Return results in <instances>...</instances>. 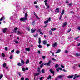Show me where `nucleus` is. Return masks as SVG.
<instances>
[{"instance_id": "obj_1", "label": "nucleus", "mask_w": 80, "mask_h": 80, "mask_svg": "<svg viewBox=\"0 0 80 80\" xmlns=\"http://www.w3.org/2000/svg\"><path fill=\"white\" fill-rule=\"evenodd\" d=\"M25 18H21L20 19V20L21 21H25V20H27V17H28L27 13L26 12L25 14Z\"/></svg>"}, {"instance_id": "obj_2", "label": "nucleus", "mask_w": 80, "mask_h": 80, "mask_svg": "<svg viewBox=\"0 0 80 80\" xmlns=\"http://www.w3.org/2000/svg\"><path fill=\"white\" fill-rule=\"evenodd\" d=\"M41 41H41V38H39V39H38L39 45L38 46V47L40 48H42V45H40Z\"/></svg>"}, {"instance_id": "obj_3", "label": "nucleus", "mask_w": 80, "mask_h": 80, "mask_svg": "<svg viewBox=\"0 0 80 80\" xmlns=\"http://www.w3.org/2000/svg\"><path fill=\"white\" fill-rule=\"evenodd\" d=\"M60 8H56V10L55 11V13H59L60 12Z\"/></svg>"}, {"instance_id": "obj_4", "label": "nucleus", "mask_w": 80, "mask_h": 80, "mask_svg": "<svg viewBox=\"0 0 80 80\" xmlns=\"http://www.w3.org/2000/svg\"><path fill=\"white\" fill-rule=\"evenodd\" d=\"M74 75L75 77L73 78V79H75L76 78H77H77H78V77H80V75L77 76V74H74Z\"/></svg>"}, {"instance_id": "obj_5", "label": "nucleus", "mask_w": 80, "mask_h": 80, "mask_svg": "<svg viewBox=\"0 0 80 80\" xmlns=\"http://www.w3.org/2000/svg\"><path fill=\"white\" fill-rule=\"evenodd\" d=\"M35 31H36V29H34V30L33 29H32L31 30V32L32 33H33L35 32Z\"/></svg>"}, {"instance_id": "obj_6", "label": "nucleus", "mask_w": 80, "mask_h": 80, "mask_svg": "<svg viewBox=\"0 0 80 80\" xmlns=\"http://www.w3.org/2000/svg\"><path fill=\"white\" fill-rule=\"evenodd\" d=\"M46 63L47 66H49V67H50V63H51V61L49 60L48 62H47Z\"/></svg>"}, {"instance_id": "obj_7", "label": "nucleus", "mask_w": 80, "mask_h": 80, "mask_svg": "<svg viewBox=\"0 0 80 80\" xmlns=\"http://www.w3.org/2000/svg\"><path fill=\"white\" fill-rule=\"evenodd\" d=\"M50 72H51V73H52L53 75H55V72L54 71L52 70V69H50Z\"/></svg>"}, {"instance_id": "obj_8", "label": "nucleus", "mask_w": 80, "mask_h": 80, "mask_svg": "<svg viewBox=\"0 0 80 80\" xmlns=\"http://www.w3.org/2000/svg\"><path fill=\"white\" fill-rule=\"evenodd\" d=\"M21 64L22 65V66H23L24 64H25V61H23V60L22 59H21Z\"/></svg>"}, {"instance_id": "obj_9", "label": "nucleus", "mask_w": 80, "mask_h": 80, "mask_svg": "<svg viewBox=\"0 0 80 80\" xmlns=\"http://www.w3.org/2000/svg\"><path fill=\"white\" fill-rule=\"evenodd\" d=\"M7 30V28H4L2 31V32L4 33H5Z\"/></svg>"}, {"instance_id": "obj_10", "label": "nucleus", "mask_w": 80, "mask_h": 80, "mask_svg": "<svg viewBox=\"0 0 80 80\" xmlns=\"http://www.w3.org/2000/svg\"><path fill=\"white\" fill-rule=\"evenodd\" d=\"M52 47H57V43L55 42L54 44H52Z\"/></svg>"}, {"instance_id": "obj_11", "label": "nucleus", "mask_w": 80, "mask_h": 80, "mask_svg": "<svg viewBox=\"0 0 80 80\" xmlns=\"http://www.w3.org/2000/svg\"><path fill=\"white\" fill-rule=\"evenodd\" d=\"M43 43L44 45H47V41L45 40L43 41Z\"/></svg>"}, {"instance_id": "obj_12", "label": "nucleus", "mask_w": 80, "mask_h": 80, "mask_svg": "<svg viewBox=\"0 0 80 80\" xmlns=\"http://www.w3.org/2000/svg\"><path fill=\"white\" fill-rule=\"evenodd\" d=\"M38 73H41V71H40V67H38Z\"/></svg>"}, {"instance_id": "obj_13", "label": "nucleus", "mask_w": 80, "mask_h": 80, "mask_svg": "<svg viewBox=\"0 0 80 80\" xmlns=\"http://www.w3.org/2000/svg\"><path fill=\"white\" fill-rule=\"evenodd\" d=\"M63 25L62 26V27H65V26H67V22H65L63 23Z\"/></svg>"}, {"instance_id": "obj_14", "label": "nucleus", "mask_w": 80, "mask_h": 80, "mask_svg": "<svg viewBox=\"0 0 80 80\" xmlns=\"http://www.w3.org/2000/svg\"><path fill=\"white\" fill-rule=\"evenodd\" d=\"M5 17H2V18H1L0 19V21H2V20H5Z\"/></svg>"}, {"instance_id": "obj_15", "label": "nucleus", "mask_w": 80, "mask_h": 80, "mask_svg": "<svg viewBox=\"0 0 80 80\" xmlns=\"http://www.w3.org/2000/svg\"><path fill=\"white\" fill-rule=\"evenodd\" d=\"M73 77H74V75H72L71 76H68V78H73Z\"/></svg>"}, {"instance_id": "obj_16", "label": "nucleus", "mask_w": 80, "mask_h": 80, "mask_svg": "<svg viewBox=\"0 0 80 80\" xmlns=\"http://www.w3.org/2000/svg\"><path fill=\"white\" fill-rule=\"evenodd\" d=\"M17 65L18 66H19L20 67H21V66H22V65L20 62H18Z\"/></svg>"}, {"instance_id": "obj_17", "label": "nucleus", "mask_w": 80, "mask_h": 80, "mask_svg": "<svg viewBox=\"0 0 80 80\" xmlns=\"http://www.w3.org/2000/svg\"><path fill=\"white\" fill-rule=\"evenodd\" d=\"M41 72L42 73H45V69H42Z\"/></svg>"}, {"instance_id": "obj_18", "label": "nucleus", "mask_w": 80, "mask_h": 80, "mask_svg": "<svg viewBox=\"0 0 80 80\" xmlns=\"http://www.w3.org/2000/svg\"><path fill=\"white\" fill-rule=\"evenodd\" d=\"M51 78H52V76L51 75H49L47 79L48 80V79H51Z\"/></svg>"}, {"instance_id": "obj_19", "label": "nucleus", "mask_w": 80, "mask_h": 80, "mask_svg": "<svg viewBox=\"0 0 80 80\" xmlns=\"http://www.w3.org/2000/svg\"><path fill=\"white\" fill-rule=\"evenodd\" d=\"M32 25H33V26H34V25H35V21H33L32 22Z\"/></svg>"}, {"instance_id": "obj_20", "label": "nucleus", "mask_w": 80, "mask_h": 80, "mask_svg": "<svg viewBox=\"0 0 80 80\" xmlns=\"http://www.w3.org/2000/svg\"><path fill=\"white\" fill-rule=\"evenodd\" d=\"M64 13H65V11H64V10H62V11L61 12V15H63L64 14Z\"/></svg>"}, {"instance_id": "obj_21", "label": "nucleus", "mask_w": 80, "mask_h": 80, "mask_svg": "<svg viewBox=\"0 0 80 80\" xmlns=\"http://www.w3.org/2000/svg\"><path fill=\"white\" fill-rule=\"evenodd\" d=\"M25 50L26 51H28V52H29L30 50V49L29 48H26Z\"/></svg>"}, {"instance_id": "obj_22", "label": "nucleus", "mask_w": 80, "mask_h": 80, "mask_svg": "<svg viewBox=\"0 0 80 80\" xmlns=\"http://www.w3.org/2000/svg\"><path fill=\"white\" fill-rule=\"evenodd\" d=\"M38 32H40V34H41V35H43V33H42V31H40V29H38Z\"/></svg>"}, {"instance_id": "obj_23", "label": "nucleus", "mask_w": 80, "mask_h": 80, "mask_svg": "<svg viewBox=\"0 0 80 80\" xmlns=\"http://www.w3.org/2000/svg\"><path fill=\"white\" fill-rule=\"evenodd\" d=\"M54 67H55V68H58V67H59V65H58V64H56L54 66Z\"/></svg>"}, {"instance_id": "obj_24", "label": "nucleus", "mask_w": 80, "mask_h": 80, "mask_svg": "<svg viewBox=\"0 0 80 80\" xmlns=\"http://www.w3.org/2000/svg\"><path fill=\"white\" fill-rule=\"evenodd\" d=\"M61 51V50L58 49V50L56 52V53H59V52H60Z\"/></svg>"}, {"instance_id": "obj_25", "label": "nucleus", "mask_w": 80, "mask_h": 80, "mask_svg": "<svg viewBox=\"0 0 80 80\" xmlns=\"http://www.w3.org/2000/svg\"><path fill=\"white\" fill-rule=\"evenodd\" d=\"M57 30V28H54L51 29V30H52V31H55V30Z\"/></svg>"}, {"instance_id": "obj_26", "label": "nucleus", "mask_w": 80, "mask_h": 80, "mask_svg": "<svg viewBox=\"0 0 80 80\" xmlns=\"http://www.w3.org/2000/svg\"><path fill=\"white\" fill-rule=\"evenodd\" d=\"M40 73L39 72H38V73H36L35 74L34 76H35L36 77L37 76H38V75H40Z\"/></svg>"}, {"instance_id": "obj_27", "label": "nucleus", "mask_w": 80, "mask_h": 80, "mask_svg": "<svg viewBox=\"0 0 80 80\" xmlns=\"http://www.w3.org/2000/svg\"><path fill=\"white\" fill-rule=\"evenodd\" d=\"M29 63V60L28 59L27 60L26 62V64H27Z\"/></svg>"}, {"instance_id": "obj_28", "label": "nucleus", "mask_w": 80, "mask_h": 80, "mask_svg": "<svg viewBox=\"0 0 80 80\" xmlns=\"http://www.w3.org/2000/svg\"><path fill=\"white\" fill-rule=\"evenodd\" d=\"M6 63H5V62H4V64H3V67H6Z\"/></svg>"}, {"instance_id": "obj_29", "label": "nucleus", "mask_w": 80, "mask_h": 80, "mask_svg": "<svg viewBox=\"0 0 80 80\" xmlns=\"http://www.w3.org/2000/svg\"><path fill=\"white\" fill-rule=\"evenodd\" d=\"M16 53L17 54H19V53H20V51L19 50H17L16 52Z\"/></svg>"}, {"instance_id": "obj_30", "label": "nucleus", "mask_w": 80, "mask_h": 80, "mask_svg": "<svg viewBox=\"0 0 80 80\" xmlns=\"http://www.w3.org/2000/svg\"><path fill=\"white\" fill-rule=\"evenodd\" d=\"M44 64V63H42L40 65V67H41V68H42V67H43V66Z\"/></svg>"}, {"instance_id": "obj_31", "label": "nucleus", "mask_w": 80, "mask_h": 80, "mask_svg": "<svg viewBox=\"0 0 80 80\" xmlns=\"http://www.w3.org/2000/svg\"><path fill=\"white\" fill-rule=\"evenodd\" d=\"M62 75H60L59 76H58V78H62Z\"/></svg>"}, {"instance_id": "obj_32", "label": "nucleus", "mask_w": 80, "mask_h": 80, "mask_svg": "<svg viewBox=\"0 0 80 80\" xmlns=\"http://www.w3.org/2000/svg\"><path fill=\"white\" fill-rule=\"evenodd\" d=\"M49 35H52V32L51 31H50L49 32Z\"/></svg>"}, {"instance_id": "obj_33", "label": "nucleus", "mask_w": 80, "mask_h": 80, "mask_svg": "<svg viewBox=\"0 0 80 80\" xmlns=\"http://www.w3.org/2000/svg\"><path fill=\"white\" fill-rule=\"evenodd\" d=\"M14 30L15 31H17V30H18V28H14Z\"/></svg>"}, {"instance_id": "obj_34", "label": "nucleus", "mask_w": 80, "mask_h": 80, "mask_svg": "<svg viewBox=\"0 0 80 80\" xmlns=\"http://www.w3.org/2000/svg\"><path fill=\"white\" fill-rule=\"evenodd\" d=\"M72 30V29L71 28H70L68 31L67 32L68 33H69L70 31Z\"/></svg>"}, {"instance_id": "obj_35", "label": "nucleus", "mask_w": 80, "mask_h": 80, "mask_svg": "<svg viewBox=\"0 0 80 80\" xmlns=\"http://www.w3.org/2000/svg\"><path fill=\"white\" fill-rule=\"evenodd\" d=\"M2 55L3 57H5V54H4V53H2Z\"/></svg>"}, {"instance_id": "obj_36", "label": "nucleus", "mask_w": 80, "mask_h": 80, "mask_svg": "<svg viewBox=\"0 0 80 80\" xmlns=\"http://www.w3.org/2000/svg\"><path fill=\"white\" fill-rule=\"evenodd\" d=\"M52 60H53V61H57V59H55L53 58H52Z\"/></svg>"}, {"instance_id": "obj_37", "label": "nucleus", "mask_w": 80, "mask_h": 80, "mask_svg": "<svg viewBox=\"0 0 80 80\" xmlns=\"http://www.w3.org/2000/svg\"><path fill=\"white\" fill-rule=\"evenodd\" d=\"M62 15H62V14H61L60 18H59L60 20H61V19H62Z\"/></svg>"}, {"instance_id": "obj_38", "label": "nucleus", "mask_w": 80, "mask_h": 80, "mask_svg": "<svg viewBox=\"0 0 80 80\" xmlns=\"http://www.w3.org/2000/svg\"><path fill=\"white\" fill-rule=\"evenodd\" d=\"M22 71H25V70H26L25 69V68H22Z\"/></svg>"}, {"instance_id": "obj_39", "label": "nucleus", "mask_w": 80, "mask_h": 80, "mask_svg": "<svg viewBox=\"0 0 80 80\" xmlns=\"http://www.w3.org/2000/svg\"><path fill=\"white\" fill-rule=\"evenodd\" d=\"M35 16L37 19H38V20H40V18H38V17L37 16V15H35Z\"/></svg>"}, {"instance_id": "obj_40", "label": "nucleus", "mask_w": 80, "mask_h": 80, "mask_svg": "<svg viewBox=\"0 0 80 80\" xmlns=\"http://www.w3.org/2000/svg\"><path fill=\"white\" fill-rule=\"evenodd\" d=\"M62 71H63V72H67V71L66 70L64 69H62Z\"/></svg>"}, {"instance_id": "obj_41", "label": "nucleus", "mask_w": 80, "mask_h": 80, "mask_svg": "<svg viewBox=\"0 0 80 80\" xmlns=\"http://www.w3.org/2000/svg\"><path fill=\"white\" fill-rule=\"evenodd\" d=\"M10 59H13V57H12V55H11L10 56Z\"/></svg>"}, {"instance_id": "obj_42", "label": "nucleus", "mask_w": 80, "mask_h": 80, "mask_svg": "<svg viewBox=\"0 0 80 80\" xmlns=\"http://www.w3.org/2000/svg\"><path fill=\"white\" fill-rule=\"evenodd\" d=\"M18 74L19 75L20 77H21V73H20V72H18Z\"/></svg>"}, {"instance_id": "obj_43", "label": "nucleus", "mask_w": 80, "mask_h": 80, "mask_svg": "<svg viewBox=\"0 0 80 80\" xmlns=\"http://www.w3.org/2000/svg\"><path fill=\"white\" fill-rule=\"evenodd\" d=\"M48 22V21L47 20L46 21L44 22L45 24H46V23H47Z\"/></svg>"}, {"instance_id": "obj_44", "label": "nucleus", "mask_w": 80, "mask_h": 80, "mask_svg": "<svg viewBox=\"0 0 80 80\" xmlns=\"http://www.w3.org/2000/svg\"><path fill=\"white\" fill-rule=\"evenodd\" d=\"M5 49L6 51H7V50H8V48L5 47Z\"/></svg>"}, {"instance_id": "obj_45", "label": "nucleus", "mask_w": 80, "mask_h": 80, "mask_svg": "<svg viewBox=\"0 0 80 80\" xmlns=\"http://www.w3.org/2000/svg\"><path fill=\"white\" fill-rule=\"evenodd\" d=\"M51 20V18H49L47 20L48 21H49L50 22V20Z\"/></svg>"}, {"instance_id": "obj_46", "label": "nucleus", "mask_w": 80, "mask_h": 80, "mask_svg": "<svg viewBox=\"0 0 80 80\" xmlns=\"http://www.w3.org/2000/svg\"><path fill=\"white\" fill-rule=\"evenodd\" d=\"M80 38V36H79L76 38L75 39V40H77V39H78V38Z\"/></svg>"}, {"instance_id": "obj_47", "label": "nucleus", "mask_w": 80, "mask_h": 80, "mask_svg": "<svg viewBox=\"0 0 80 80\" xmlns=\"http://www.w3.org/2000/svg\"><path fill=\"white\" fill-rule=\"evenodd\" d=\"M56 70L57 72H58L59 71H60V69H59V68H57L56 69Z\"/></svg>"}, {"instance_id": "obj_48", "label": "nucleus", "mask_w": 80, "mask_h": 80, "mask_svg": "<svg viewBox=\"0 0 80 80\" xmlns=\"http://www.w3.org/2000/svg\"><path fill=\"white\" fill-rule=\"evenodd\" d=\"M18 34H21V32L19 31H18Z\"/></svg>"}, {"instance_id": "obj_49", "label": "nucleus", "mask_w": 80, "mask_h": 80, "mask_svg": "<svg viewBox=\"0 0 80 80\" xmlns=\"http://www.w3.org/2000/svg\"><path fill=\"white\" fill-rule=\"evenodd\" d=\"M3 77V75H1L0 76V79H1Z\"/></svg>"}, {"instance_id": "obj_50", "label": "nucleus", "mask_w": 80, "mask_h": 80, "mask_svg": "<svg viewBox=\"0 0 80 80\" xmlns=\"http://www.w3.org/2000/svg\"><path fill=\"white\" fill-rule=\"evenodd\" d=\"M45 58H46L45 56H42V58L43 59H45Z\"/></svg>"}, {"instance_id": "obj_51", "label": "nucleus", "mask_w": 80, "mask_h": 80, "mask_svg": "<svg viewBox=\"0 0 80 80\" xmlns=\"http://www.w3.org/2000/svg\"><path fill=\"white\" fill-rule=\"evenodd\" d=\"M21 80H24V78L22 77L21 78Z\"/></svg>"}, {"instance_id": "obj_52", "label": "nucleus", "mask_w": 80, "mask_h": 80, "mask_svg": "<svg viewBox=\"0 0 80 80\" xmlns=\"http://www.w3.org/2000/svg\"><path fill=\"white\" fill-rule=\"evenodd\" d=\"M43 77H41L40 78V80H42L43 79Z\"/></svg>"}, {"instance_id": "obj_53", "label": "nucleus", "mask_w": 80, "mask_h": 80, "mask_svg": "<svg viewBox=\"0 0 80 80\" xmlns=\"http://www.w3.org/2000/svg\"><path fill=\"white\" fill-rule=\"evenodd\" d=\"M42 61H40L39 62V64L40 65V64H42Z\"/></svg>"}, {"instance_id": "obj_54", "label": "nucleus", "mask_w": 80, "mask_h": 80, "mask_svg": "<svg viewBox=\"0 0 80 80\" xmlns=\"http://www.w3.org/2000/svg\"><path fill=\"white\" fill-rule=\"evenodd\" d=\"M38 53H39V54H40L41 52H40V51L39 50L38 51Z\"/></svg>"}, {"instance_id": "obj_55", "label": "nucleus", "mask_w": 80, "mask_h": 80, "mask_svg": "<svg viewBox=\"0 0 80 80\" xmlns=\"http://www.w3.org/2000/svg\"><path fill=\"white\" fill-rule=\"evenodd\" d=\"M47 47H49V46H50V44H47Z\"/></svg>"}, {"instance_id": "obj_56", "label": "nucleus", "mask_w": 80, "mask_h": 80, "mask_svg": "<svg viewBox=\"0 0 80 80\" xmlns=\"http://www.w3.org/2000/svg\"><path fill=\"white\" fill-rule=\"evenodd\" d=\"M76 56H77L78 57L79 56V54L77 53L76 54Z\"/></svg>"}, {"instance_id": "obj_57", "label": "nucleus", "mask_w": 80, "mask_h": 80, "mask_svg": "<svg viewBox=\"0 0 80 80\" xmlns=\"http://www.w3.org/2000/svg\"><path fill=\"white\" fill-rule=\"evenodd\" d=\"M35 7H36V8H38V5H36L35 6Z\"/></svg>"}, {"instance_id": "obj_58", "label": "nucleus", "mask_w": 80, "mask_h": 80, "mask_svg": "<svg viewBox=\"0 0 80 80\" xmlns=\"http://www.w3.org/2000/svg\"><path fill=\"white\" fill-rule=\"evenodd\" d=\"M59 69L60 70H62V68L59 67Z\"/></svg>"}, {"instance_id": "obj_59", "label": "nucleus", "mask_w": 80, "mask_h": 80, "mask_svg": "<svg viewBox=\"0 0 80 80\" xmlns=\"http://www.w3.org/2000/svg\"><path fill=\"white\" fill-rule=\"evenodd\" d=\"M61 67H62V68H64V66H63V65H61Z\"/></svg>"}, {"instance_id": "obj_60", "label": "nucleus", "mask_w": 80, "mask_h": 80, "mask_svg": "<svg viewBox=\"0 0 80 80\" xmlns=\"http://www.w3.org/2000/svg\"><path fill=\"white\" fill-rule=\"evenodd\" d=\"M15 43L17 44V43H18L19 42L18 41H15Z\"/></svg>"}, {"instance_id": "obj_61", "label": "nucleus", "mask_w": 80, "mask_h": 80, "mask_svg": "<svg viewBox=\"0 0 80 80\" xmlns=\"http://www.w3.org/2000/svg\"><path fill=\"white\" fill-rule=\"evenodd\" d=\"M48 25V24H46L45 26H44V28H45L46 27H47Z\"/></svg>"}, {"instance_id": "obj_62", "label": "nucleus", "mask_w": 80, "mask_h": 80, "mask_svg": "<svg viewBox=\"0 0 80 80\" xmlns=\"http://www.w3.org/2000/svg\"><path fill=\"white\" fill-rule=\"evenodd\" d=\"M25 70H28V67H26Z\"/></svg>"}, {"instance_id": "obj_63", "label": "nucleus", "mask_w": 80, "mask_h": 80, "mask_svg": "<svg viewBox=\"0 0 80 80\" xmlns=\"http://www.w3.org/2000/svg\"><path fill=\"white\" fill-rule=\"evenodd\" d=\"M44 2H45V3H47V0H46L44 1Z\"/></svg>"}, {"instance_id": "obj_64", "label": "nucleus", "mask_w": 80, "mask_h": 80, "mask_svg": "<svg viewBox=\"0 0 80 80\" xmlns=\"http://www.w3.org/2000/svg\"><path fill=\"white\" fill-rule=\"evenodd\" d=\"M70 13H73V12L72 11H70Z\"/></svg>"}]
</instances>
